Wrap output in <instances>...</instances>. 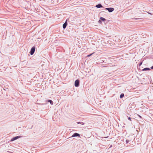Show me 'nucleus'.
I'll use <instances>...</instances> for the list:
<instances>
[{
	"instance_id": "nucleus-1",
	"label": "nucleus",
	"mask_w": 153,
	"mask_h": 153,
	"mask_svg": "<svg viewBox=\"0 0 153 153\" xmlns=\"http://www.w3.org/2000/svg\"><path fill=\"white\" fill-rule=\"evenodd\" d=\"M106 21V19L103 17H101L100 18V20L98 21L99 23L102 24V22H105Z\"/></svg>"
},
{
	"instance_id": "nucleus-2",
	"label": "nucleus",
	"mask_w": 153,
	"mask_h": 153,
	"mask_svg": "<svg viewBox=\"0 0 153 153\" xmlns=\"http://www.w3.org/2000/svg\"><path fill=\"white\" fill-rule=\"evenodd\" d=\"M35 48L34 47H33L31 49V50H30V53L31 55H33L35 51Z\"/></svg>"
},
{
	"instance_id": "nucleus-3",
	"label": "nucleus",
	"mask_w": 153,
	"mask_h": 153,
	"mask_svg": "<svg viewBox=\"0 0 153 153\" xmlns=\"http://www.w3.org/2000/svg\"><path fill=\"white\" fill-rule=\"evenodd\" d=\"M105 9L108 10L109 12H111L114 10V9L113 8H107Z\"/></svg>"
},
{
	"instance_id": "nucleus-4",
	"label": "nucleus",
	"mask_w": 153,
	"mask_h": 153,
	"mask_svg": "<svg viewBox=\"0 0 153 153\" xmlns=\"http://www.w3.org/2000/svg\"><path fill=\"white\" fill-rule=\"evenodd\" d=\"M79 81L78 80H76L75 82V85L76 87H78L79 85Z\"/></svg>"
},
{
	"instance_id": "nucleus-5",
	"label": "nucleus",
	"mask_w": 153,
	"mask_h": 153,
	"mask_svg": "<svg viewBox=\"0 0 153 153\" xmlns=\"http://www.w3.org/2000/svg\"><path fill=\"white\" fill-rule=\"evenodd\" d=\"M21 137L20 136H18L17 137H15L12 139L11 140V141H14V140H16L17 139Z\"/></svg>"
},
{
	"instance_id": "nucleus-6",
	"label": "nucleus",
	"mask_w": 153,
	"mask_h": 153,
	"mask_svg": "<svg viewBox=\"0 0 153 153\" xmlns=\"http://www.w3.org/2000/svg\"><path fill=\"white\" fill-rule=\"evenodd\" d=\"M76 136H78V137H80V135L79 134H78V133H75L74 134H73V135L72 136V137H76Z\"/></svg>"
},
{
	"instance_id": "nucleus-7",
	"label": "nucleus",
	"mask_w": 153,
	"mask_h": 153,
	"mask_svg": "<svg viewBox=\"0 0 153 153\" xmlns=\"http://www.w3.org/2000/svg\"><path fill=\"white\" fill-rule=\"evenodd\" d=\"M67 25V21H66L65 23L63 25V27L64 29H65Z\"/></svg>"
},
{
	"instance_id": "nucleus-8",
	"label": "nucleus",
	"mask_w": 153,
	"mask_h": 153,
	"mask_svg": "<svg viewBox=\"0 0 153 153\" xmlns=\"http://www.w3.org/2000/svg\"><path fill=\"white\" fill-rule=\"evenodd\" d=\"M150 70V69L149 68H145L143 69L142 71H149Z\"/></svg>"
},
{
	"instance_id": "nucleus-9",
	"label": "nucleus",
	"mask_w": 153,
	"mask_h": 153,
	"mask_svg": "<svg viewBox=\"0 0 153 153\" xmlns=\"http://www.w3.org/2000/svg\"><path fill=\"white\" fill-rule=\"evenodd\" d=\"M96 7L97 8H101L102 7V6L101 4H98L96 5Z\"/></svg>"
},
{
	"instance_id": "nucleus-10",
	"label": "nucleus",
	"mask_w": 153,
	"mask_h": 153,
	"mask_svg": "<svg viewBox=\"0 0 153 153\" xmlns=\"http://www.w3.org/2000/svg\"><path fill=\"white\" fill-rule=\"evenodd\" d=\"M124 96V94H121L120 96V98H123Z\"/></svg>"
},
{
	"instance_id": "nucleus-11",
	"label": "nucleus",
	"mask_w": 153,
	"mask_h": 153,
	"mask_svg": "<svg viewBox=\"0 0 153 153\" xmlns=\"http://www.w3.org/2000/svg\"><path fill=\"white\" fill-rule=\"evenodd\" d=\"M49 102H50V103L51 104H53V102L51 100H50L49 101Z\"/></svg>"
},
{
	"instance_id": "nucleus-12",
	"label": "nucleus",
	"mask_w": 153,
	"mask_h": 153,
	"mask_svg": "<svg viewBox=\"0 0 153 153\" xmlns=\"http://www.w3.org/2000/svg\"><path fill=\"white\" fill-rule=\"evenodd\" d=\"M142 62H141L140 63V65H141V64H142Z\"/></svg>"
},
{
	"instance_id": "nucleus-13",
	"label": "nucleus",
	"mask_w": 153,
	"mask_h": 153,
	"mask_svg": "<svg viewBox=\"0 0 153 153\" xmlns=\"http://www.w3.org/2000/svg\"><path fill=\"white\" fill-rule=\"evenodd\" d=\"M151 69H153V66H152L151 67Z\"/></svg>"
},
{
	"instance_id": "nucleus-14",
	"label": "nucleus",
	"mask_w": 153,
	"mask_h": 153,
	"mask_svg": "<svg viewBox=\"0 0 153 153\" xmlns=\"http://www.w3.org/2000/svg\"><path fill=\"white\" fill-rule=\"evenodd\" d=\"M128 120H131V118H130V117H129V118H128Z\"/></svg>"
}]
</instances>
